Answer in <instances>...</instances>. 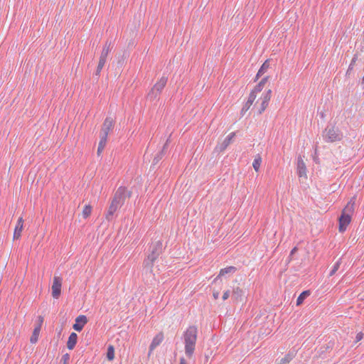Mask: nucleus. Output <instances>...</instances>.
Returning a JSON list of instances; mask_svg holds the SVG:
<instances>
[{
	"mask_svg": "<svg viewBox=\"0 0 364 364\" xmlns=\"http://www.w3.org/2000/svg\"><path fill=\"white\" fill-rule=\"evenodd\" d=\"M198 337V328L196 326H190L183 333V341L186 357L192 358L196 349Z\"/></svg>",
	"mask_w": 364,
	"mask_h": 364,
	"instance_id": "nucleus-1",
	"label": "nucleus"
},
{
	"mask_svg": "<svg viewBox=\"0 0 364 364\" xmlns=\"http://www.w3.org/2000/svg\"><path fill=\"white\" fill-rule=\"evenodd\" d=\"M355 196L352 197L342 210L338 220V230L340 232H345L351 222L352 215L355 210Z\"/></svg>",
	"mask_w": 364,
	"mask_h": 364,
	"instance_id": "nucleus-2",
	"label": "nucleus"
},
{
	"mask_svg": "<svg viewBox=\"0 0 364 364\" xmlns=\"http://www.w3.org/2000/svg\"><path fill=\"white\" fill-rule=\"evenodd\" d=\"M163 244L161 241H156L152 242L149 248L150 253L147 255V257L144 261V267L151 269L154 261L159 257L162 253Z\"/></svg>",
	"mask_w": 364,
	"mask_h": 364,
	"instance_id": "nucleus-3",
	"label": "nucleus"
},
{
	"mask_svg": "<svg viewBox=\"0 0 364 364\" xmlns=\"http://www.w3.org/2000/svg\"><path fill=\"white\" fill-rule=\"evenodd\" d=\"M323 138L326 142L332 143L341 141L343 134L337 127L328 126L323 131Z\"/></svg>",
	"mask_w": 364,
	"mask_h": 364,
	"instance_id": "nucleus-4",
	"label": "nucleus"
},
{
	"mask_svg": "<svg viewBox=\"0 0 364 364\" xmlns=\"http://www.w3.org/2000/svg\"><path fill=\"white\" fill-rule=\"evenodd\" d=\"M131 196L132 192L128 191L126 187L119 186L111 200L122 207L124 204L126 199L130 198Z\"/></svg>",
	"mask_w": 364,
	"mask_h": 364,
	"instance_id": "nucleus-5",
	"label": "nucleus"
},
{
	"mask_svg": "<svg viewBox=\"0 0 364 364\" xmlns=\"http://www.w3.org/2000/svg\"><path fill=\"white\" fill-rule=\"evenodd\" d=\"M167 80V77L162 76L149 92L147 97L151 100L156 99L165 87Z\"/></svg>",
	"mask_w": 364,
	"mask_h": 364,
	"instance_id": "nucleus-6",
	"label": "nucleus"
},
{
	"mask_svg": "<svg viewBox=\"0 0 364 364\" xmlns=\"http://www.w3.org/2000/svg\"><path fill=\"white\" fill-rule=\"evenodd\" d=\"M62 281L63 279L60 277L55 276L53 277L52 296L55 299H58L61 294Z\"/></svg>",
	"mask_w": 364,
	"mask_h": 364,
	"instance_id": "nucleus-7",
	"label": "nucleus"
},
{
	"mask_svg": "<svg viewBox=\"0 0 364 364\" xmlns=\"http://www.w3.org/2000/svg\"><path fill=\"white\" fill-rule=\"evenodd\" d=\"M113 127L114 119L110 117H107L103 122L100 134L104 135L105 134L106 136H108L109 132L112 130Z\"/></svg>",
	"mask_w": 364,
	"mask_h": 364,
	"instance_id": "nucleus-8",
	"label": "nucleus"
},
{
	"mask_svg": "<svg viewBox=\"0 0 364 364\" xmlns=\"http://www.w3.org/2000/svg\"><path fill=\"white\" fill-rule=\"evenodd\" d=\"M121 208L119 205L116 204L111 200L110 204L108 207V210L105 215V219L107 221H112L114 219V215Z\"/></svg>",
	"mask_w": 364,
	"mask_h": 364,
	"instance_id": "nucleus-9",
	"label": "nucleus"
},
{
	"mask_svg": "<svg viewBox=\"0 0 364 364\" xmlns=\"http://www.w3.org/2000/svg\"><path fill=\"white\" fill-rule=\"evenodd\" d=\"M297 174L300 178H306V166L301 156L297 158Z\"/></svg>",
	"mask_w": 364,
	"mask_h": 364,
	"instance_id": "nucleus-10",
	"label": "nucleus"
},
{
	"mask_svg": "<svg viewBox=\"0 0 364 364\" xmlns=\"http://www.w3.org/2000/svg\"><path fill=\"white\" fill-rule=\"evenodd\" d=\"M164 338V334L161 332L156 335L149 346V355H150L153 350L162 343Z\"/></svg>",
	"mask_w": 364,
	"mask_h": 364,
	"instance_id": "nucleus-11",
	"label": "nucleus"
},
{
	"mask_svg": "<svg viewBox=\"0 0 364 364\" xmlns=\"http://www.w3.org/2000/svg\"><path fill=\"white\" fill-rule=\"evenodd\" d=\"M87 317L84 315L78 316L75 318V323L73 326V328L77 331H81L84 326L87 323Z\"/></svg>",
	"mask_w": 364,
	"mask_h": 364,
	"instance_id": "nucleus-12",
	"label": "nucleus"
},
{
	"mask_svg": "<svg viewBox=\"0 0 364 364\" xmlns=\"http://www.w3.org/2000/svg\"><path fill=\"white\" fill-rule=\"evenodd\" d=\"M235 132H231L229 135H228L225 139L223 140V141L219 144L218 146H217V149L220 151H223L226 149V148L230 145V144L231 143L232 139L235 137Z\"/></svg>",
	"mask_w": 364,
	"mask_h": 364,
	"instance_id": "nucleus-13",
	"label": "nucleus"
},
{
	"mask_svg": "<svg viewBox=\"0 0 364 364\" xmlns=\"http://www.w3.org/2000/svg\"><path fill=\"white\" fill-rule=\"evenodd\" d=\"M23 220L21 217L18 218L17 223L16 225L14 232V240H18L20 238L21 235V232L23 230Z\"/></svg>",
	"mask_w": 364,
	"mask_h": 364,
	"instance_id": "nucleus-14",
	"label": "nucleus"
},
{
	"mask_svg": "<svg viewBox=\"0 0 364 364\" xmlns=\"http://www.w3.org/2000/svg\"><path fill=\"white\" fill-rule=\"evenodd\" d=\"M243 294L244 291L240 287H234L232 293V299L235 301H240L242 300Z\"/></svg>",
	"mask_w": 364,
	"mask_h": 364,
	"instance_id": "nucleus-15",
	"label": "nucleus"
},
{
	"mask_svg": "<svg viewBox=\"0 0 364 364\" xmlns=\"http://www.w3.org/2000/svg\"><path fill=\"white\" fill-rule=\"evenodd\" d=\"M257 95L255 94V92H251L247 101L246 102L245 105L243 106L241 112L243 114L245 112H247L251 105L253 104L254 101L256 99Z\"/></svg>",
	"mask_w": 364,
	"mask_h": 364,
	"instance_id": "nucleus-16",
	"label": "nucleus"
},
{
	"mask_svg": "<svg viewBox=\"0 0 364 364\" xmlns=\"http://www.w3.org/2000/svg\"><path fill=\"white\" fill-rule=\"evenodd\" d=\"M77 335L73 332L70 333L69 338H68V341L67 342V347L69 350H73L76 343H77Z\"/></svg>",
	"mask_w": 364,
	"mask_h": 364,
	"instance_id": "nucleus-17",
	"label": "nucleus"
},
{
	"mask_svg": "<svg viewBox=\"0 0 364 364\" xmlns=\"http://www.w3.org/2000/svg\"><path fill=\"white\" fill-rule=\"evenodd\" d=\"M296 353L294 350H290L289 353L282 358L279 363L276 364H289L292 359L295 357Z\"/></svg>",
	"mask_w": 364,
	"mask_h": 364,
	"instance_id": "nucleus-18",
	"label": "nucleus"
},
{
	"mask_svg": "<svg viewBox=\"0 0 364 364\" xmlns=\"http://www.w3.org/2000/svg\"><path fill=\"white\" fill-rule=\"evenodd\" d=\"M107 141V136L100 134V142L97 148V155L100 156L102 151L104 150Z\"/></svg>",
	"mask_w": 364,
	"mask_h": 364,
	"instance_id": "nucleus-19",
	"label": "nucleus"
},
{
	"mask_svg": "<svg viewBox=\"0 0 364 364\" xmlns=\"http://www.w3.org/2000/svg\"><path fill=\"white\" fill-rule=\"evenodd\" d=\"M236 267L233 266H230L223 269H221L220 271L218 277L215 279V281H216L218 278H220L222 276L225 275L226 274H232L236 272Z\"/></svg>",
	"mask_w": 364,
	"mask_h": 364,
	"instance_id": "nucleus-20",
	"label": "nucleus"
},
{
	"mask_svg": "<svg viewBox=\"0 0 364 364\" xmlns=\"http://www.w3.org/2000/svg\"><path fill=\"white\" fill-rule=\"evenodd\" d=\"M311 292L309 290L302 291L296 299V305H301L304 301L310 295Z\"/></svg>",
	"mask_w": 364,
	"mask_h": 364,
	"instance_id": "nucleus-21",
	"label": "nucleus"
},
{
	"mask_svg": "<svg viewBox=\"0 0 364 364\" xmlns=\"http://www.w3.org/2000/svg\"><path fill=\"white\" fill-rule=\"evenodd\" d=\"M40 331H41L40 327L35 326L33 333L30 338V341L31 343H36L38 341Z\"/></svg>",
	"mask_w": 364,
	"mask_h": 364,
	"instance_id": "nucleus-22",
	"label": "nucleus"
},
{
	"mask_svg": "<svg viewBox=\"0 0 364 364\" xmlns=\"http://www.w3.org/2000/svg\"><path fill=\"white\" fill-rule=\"evenodd\" d=\"M269 67V63L268 60H265L264 63L262 65L259 70L257 72V74L256 75V79H258L259 77L262 76L264 74V73L267 72Z\"/></svg>",
	"mask_w": 364,
	"mask_h": 364,
	"instance_id": "nucleus-23",
	"label": "nucleus"
},
{
	"mask_svg": "<svg viewBox=\"0 0 364 364\" xmlns=\"http://www.w3.org/2000/svg\"><path fill=\"white\" fill-rule=\"evenodd\" d=\"M268 80V77H265L262 79V80L255 86L254 90L252 92H255V94L257 95V92H259L263 89L265 83Z\"/></svg>",
	"mask_w": 364,
	"mask_h": 364,
	"instance_id": "nucleus-24",
	"label": "nucleus"
},
{
	"mask_svg": "<svg viewBox=\"0 0 364 364\" xmlns=\"http://www.w3.org/2000/svg\"><path fill=\"white\" fill-rule=\"evenodd\" d=\"M262 164V157L260 155L257 154L252 163V166L256 172H258L259 171V168Z\"/></svg>",
	"mask_w": 364,
	"mask_h": 364,
	"instance_id": "nucleus-25",
	"label": "nucleus"
},
{
	"mask_svg": "<svg viewBox=\"0 0 364 364\" xmlns=\"http://www.w3.org/2000/svg\"><path fill=\"white\" fill-rule=\"evenodd\" d=\"M106 62H107V59L100 58L98 65H97V70L95 73V75L96 76H100L101 70H102L103 67L105 66Z\"/></svg>",
	"mask_w": 364,
	"mask_h": 364,
	"instance_id": "nucleus-26",
	"label": "nucleus"
},
{
	"mask_svg": "<svg viewBox=\"0 0 364 364\" xmlns=\"http://www.w3.org/2000/svg\"><path fill=\"white\" fill-rule=\"evenodd\" d=\"M107 358L109 360H112L114 358V348L113 346H109L107 348Z\"/></svg>",
	"mask_w": 364,
	"mask_h": 364,
	"instance_id": "nucleus-27",
	"label": "nucleus"
},
{
	"mask_svg": "<svg viewBox=\"0 0 364 364\" xmlns=\"http://www.w3.org/2000/svg\"><path fill=\"white\" fill-rule=\"evenodd\" d=\"M341 264V259H339L338 261H336L335 262V264H333L330 273H329V276H333V274H336V272L338 270V269L340 268V266Z\"/></svg>",
	"mask_w": 364,
	"mask_h": 364,
	"instance_id": "nucleus-28",
	"label": "nucleus"
},
{
	"mask_svg": "<svg viewBox=\"0 0 364 364\" xmlns=\"http://www.w3.org/2000/svg\"><path fill=\"white\" fill-rule=\"evenodd\" d=\"M92 213V206L90 205H85L82 210V217L84 218H87Z\"/></svg>",
	"mask_w": 364,
	"mask_h": 364,
	"instance_id": "nucleus-29",
	"label": "nucleus"
},
{
	"mask_svg": "<svg viewBox=\"0 0 364 364\" xmlns=\"http://www.w3.org/2000/svg\"><path fill=\"white\" fill-rule=\"evenodd\" d=\"M272 97V90H268L265 93L262 95L261 98L259 99L260 101H264L269 103L270 99Z\"/></svg>",
	"mask_w": 364,
	"mask_h": 364,
	"instance_id": "nucleus-30",
	"label": "nucleus"
},
{
	"mask_svg": "<svg viewBox=\"0 0 364 364\" xmlns=\"http://www.w3.org/2000/svg\"><path fill=\"white\" fill-rule=\"evenodd\" d=\"M356 60H357V56L354 55V57L353 58V59L349 65L348 69L346 73L347 74H350V72L351 70H353L354 64L355 63Z\"/></svg>",
	"mask_w": 364,
	"mask_h": 364,
	"instance_id": "nucleus-31",
	"label": "nucleus"
},
{
	"mask_svg": "<svg viewBox=\"0 0 364 364\" xmlns=\"http://www.w3.org/2000/svg\"><path fill=\"white\" fill-rule=\"evenodd\" d=\"M268 104L269 103L267 102L261 101L260 108L259 109V114L262 113L265 110V109L268 106Z\"/></svg>",
	"mask_w": 364,
	"mask_h": 364,
	"instance_id": "nucleus-32",
	"label": "nucleus"
},
{
	"mask_svg": "<svg viewBox=\"0 0 364 364\" xmlns=\"http://www.w3.org/2000/svg\"><path fill=\"white\" fill-rule=\"evenodd\" d=\"M112 48V41H107L102 49L103 50L107 49V51L110 52Z\"/></svg>",
	"mask_w": 364,
	"mask_h": 364,
	"instance_id": "nucleus-33",
	"label": "nucleus"
},
{
	"mask_svg": "<svg viewBox=\"0 0 364 364\" xmlns=\"http://www.w3.org/2000/svg\"><path fill=\"white\" fill-rule=\"evenodd\" d=\"M70 360V355L68 353H65L62 356L61 361L63 362L64 364H67Z\"/></svg>",
	"mask_w": 364,
	"mask_h": 364,
	"instance_id": "nucleus-34",
	"label": "nucleus"
},
{
	"mask_svg": "<svg viewBox=\"0 0 364 364\" xmlns=\"http://www.w3.org/2000/svg\"><path fill=\"white\" fill-rule=\"evenodd\" d=\"M109 53V52L107 51V49H106V50L102 49L100 58L107 59Z\"/></svg>",
	"mask_w": 364,
	"mask_h": 364,
	"instance_id": "nucleus-35",
	"label": "nucleus"
},
{
	"mask_svg": "<svg viewBox=\"0 0 364 364\" xmlns=\"http://www.w3.org/2000/svg\"><path fill=\"white\" fill-rule=\"evenodd\" d=\"M43 323V317L41 316H39L38 317V323L36 325V326H39L40 329H41Z\"/></svg>",
	"mask_w": 364,
	"mask_h": 364,
	"instance_id": "nucleus-36",
	"label": "nucleus"
},
{
	"mask_svg": "<svg viewBox=\"0 0 364 364\" xmlns=\"http://www.w3.org/2000/svg\"><path fill=\"white\" fill-rule=\"evenodd\" d=\"M298 250V248L296 247H294L291 250V252H290V255L289 256V260L291 259V257L297 252Z\"/></svg>",
	"mask_w": 364,
	"mask_h": 364,
	"instance_id": "nucleus-37",
	"label": "nucleus"
},
{
	"mask_svg": "<svg viewBox=\"0 0 364 364\" xmlns=\"http://www.w3.org/2000/svg\"><path fill=\"white\" fill-rule=\"evenodd\" d=\"M229 296H230V291L227 290L223 293V299L225 301V300L228 299L229 298Z\"/></svg>",
	"mask_w": 364,
	"mask_h": 364,
	"instance_id": "nucleus-38",
	"label": "nucleus"
},
{
	"mask_svg": "<svg viewBox=\"0 0 364 364\" xmlns=\"http://www.w3.org/2000/svg\"><path fill=\"white\" fill-rule=\"evenodd\" d=\"M219 295H220L219 291H214L213 294V296L215 299H218V297H219Z\"/></svg>",
	"mask_w": 364,
	"mask_h": 364,
	"instance_id": "nucleus-39",
	"label": "nucleus"
},
{
	"mask_svg": "<svg viewBox=\"0 0 364 364\" xmlns=\"http://www.w3.org/2000/svg\"><path fill=\"white\" fill-rule=\"evenodd\" d=\"M363 338V334L362 333H358L357 336H356V340L357 341H360Z\"/></svg>",
	"mask_w": 364,
	"mask_h": 364,
	"instance_id": "nucleus-40",
	"label": "nucleus"
},
{
	"mask_svg": "<svg viewBox=\"0 0 364 364\" xmlns=\"http://www.w3.org/2000/svg\"><path fill=\"white\" fill-rule=\"evenodd\" d=\"M180 364H188L184 358H180Z\"/></svg>",
	"mask_w": 364,
	"mask_h": 364,
	"instance_id": "nucleus-41",
	"label": "nucleus"
},
{
	"mask_svg": "<svg viewBox=\"0 0 364 364\" xmlns=\"http://www.w3.org/2000/svg\"><path fill=\"white\" fill-rule=\"evenodd\" d=\"M168 143V139H167V141H166V142L165 145L164 146V149H166V146H167ZM163 151H164V150H162V151H161V152L160 153V154H163Z\"/></svg>",
	"mask_w": 364,
	"mask_h": 364,
	"instance_id": "nucleus-42",
	"label": "nucleus"
},
{
	"mask_svg": "<svg viewBox=\"0 0 364 364\" xmlns=\"http://www.w3.org/2000/svg\"><path fill=\"white\" fill-rule=\"evenodd\" d=\"M161 154L159 155L157 157H155L154 161L155 160H158L159 159H160L161 158ZM156 163H158V161H156Z\"/></svg>",
	"mask_w": 364,
	"mask_h": 364,
	"instance_id": "nucleus-43",
	"label": "nucleus"
},
{
	"mask_svg": "<svg viewBox=\"0 0 364 364\" xmlns=\"http://www.w3.org/2000/svg\"><path fill=\"white\" fill-rule=\"evenodd\" d=\"M362 80H363V83H364V75H363Z\"/></svg>",
	"mask_w": 364,
	"mask_h": 364,
	"instance_id": "nucleus-44",
	"label": "nucleus"
}]
</instances>
